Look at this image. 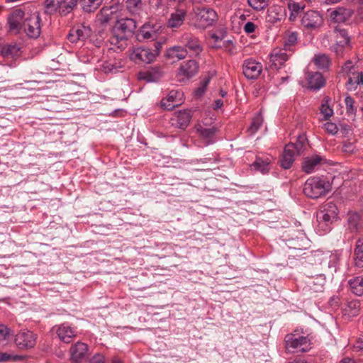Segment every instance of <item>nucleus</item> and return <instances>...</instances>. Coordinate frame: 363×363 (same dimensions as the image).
Here are the masks:
<instances>
[{"label": "nucleus", "instance_id": "2f4dec72", "mask_svg": "<svg viewBox=\"0 0 363 363\" xmlns=\"http://www.w3.org/2000/svg\"><path fill=\"white\" fill-rule=\"evenodd\" d=\"M360 222V216L357 212H349L347 214V224L351 230H357Z\"/></svg>", "mask_w": 363, "mask_h": 363}, {"label": "nucleus", "instance_id": "9b49d317", "mask_svg": "<svg viewBox=\"0 0 363 363\" xmlns=\"http://www.w3.org/2000/svg\"><path fill=\"white\" fill-rule=\"evenodd\" d=\"M36 338V335L31 331H21L16 335L15 342L19 349L27 350L35 345Z\"/></svg>", "mask_w": 363, "mask_h": 363}, {"label": "nucleus", "instance_id": "4c0bfd02", "mask_svg": "<svg viewBox=\"0 0 363 363\" xmlns=\"http://www.w3.org/2000/svg\"><path fill=\"white\" fill-rule=\"evenodd\" d=\"M297 42V34L294 32L291 33L286 37L284 40V48L285 50H288L289 52L294 51L293 47L296 44Z\"/></svg>", "mask_w": 363, "mask_h": 363}, {"label": "nucleus", "instance_id": "bb28decb", "mask_svg": "<svg viewBox=\"0 0 363 363\" xmlns=\"http://www.w3.org/2000/svg\"><path fill=\"white\" fill-rule=\"evenodd\" d=\"M325 282L324 275L320 274L315 278L311 279L308 281L310 289L314 292L321 291Z\"/></svg>", "mask_w": 363, "mask_h": 363}, {"label": "nucleus", "instance_id": "49530a36", "mask_svg": "<svg viewBox=\"0 0 363 363\" xmlns=\"http://www.w3.org/2000/svg\"><path fill=\"white\" fill-rule=\"evenodd\" d=\"M345 103L347 108V112L349 113H354L356 108L354 107V101L350 96H347L345 99Z\"/></svg>", "mask_w": 363, "mask_h": 363}, {"label": "nucleus", "instance_id": "1a4fd4ad", "mask_svg": "<svg viewBox=\"0 0 363 363\" xmlns=\"http://www.w3.org/2000/svg\"><path fill=\"white\" fill-rule=\"evenodd\" d=\"M179 41L190 56H198L203 50L199 40L191 33L183 34L179 38Z\"/></svg>", "mask_w": 363, "mask_h": 363}, {"label": "nucleus", "instance_id": "a211bd4d", "mask_svg": "<svg viewBox=\"0 0 363 363\" xmlns=\"http://www.w3.org/2000/svg\"><path fill=\"white\" fill-rule=\"evenodd\" d=\"M288 52L289 51L288 50H285L284 48H277L274 49L270 55L271 62L276 67L282 65L288 60L290 55V54H288Z\"/></svg>", "mask_w": 363, "mask_h": 363}, {"label": "nucleus", "instance_id": "37998d69", "mask_svg": "<svg viewBox=\"0 0 363 363\" xmlns=\"http://www.w3.org/2000/svg\"><path fill=\"white\" fill-rule=\"evenodd\" d=\"M269 0H247L249 5L255 10H262L268 5Z\"/></svg>", "mask_w": 363, "mask_h": 363}, {"label": "nucleus", "instance_id": "e2e57ef3", "mask_svg": "<svg viewBox=\"0 0 363 363\" xmlns=\"http://www.w3.org/2000/svg\"><path fill=\"white\" fill-rule=\"evenodd\" d=\"M153 45H154V48H151V49L154 52V53H156L155 54V57H156L160 52V50L162 48V44L160 42H155V43H154Z\"/></svg>", "mask_w": 363, "mask_h": 363}, {"label": "nucleus", "instance_id": "ddd939ff", "mask_svg": "<svg viewBox=\"0 0 363 363\" xmlns=\"http://www.w3.org/2000/svg\"><path fill=\"white\" fill-rule=\"evenodd\" d=\"M262 65L254 60L250 59L244 61L242 65V72L249 79H255L261 74Z\"/></svg>", "mask_w": 363, "mask_h": 363}, {"label": "nucleus", "instance_id": "f257e3e1", "mask_svg": "<svg viewBox=\"0 0 363 363\" xmlns=\"http://www.w3.org/2000/svg\"><path fill=\"white\" fill-rule=\"evenodd\" d=\"M11 30L18 33L21 28L26 35L31 38H37L41 32V18L39 13L35 12L27 14L22 9L14 10L8 18Z\"/></svg>", "mask_w": 363, "mask_h": 363}, {"label": "nucleus", "instance_id": "0eeeda50", "mask_svg": "<svg viewBox=\"0 0 363 363\" xmlns=\"http://www.w3.org/2000/svg\"><path fill=\"white\" fill-rule=\"evenodd\" d=\"M303 149V143L300 140L296 143H289L285 146L280 159V164L285 169H289L294 162L295 156L299 155Z\"/></svg>", "mask_w": 363, "mask_h": 363}, {"label": "nucleus", "instance_id": "79ce46f5", "mask_svg": "<svg viewBox=\"0 0 363 363\" xmlns=\"http://www.w3.org/2000/svg\"><path fill=\"white\" fill-rule=\"evenodd\" d=\"M340 37L341 39L337 41V45L340 47L341 49L350 43V38L347 35V33L345 30H340L338 33L337 38Z\"/></svg>", "mask_w": 363, "mask_h": 363}, {"label": "nucleus", "instance_id": "5701e85b", "mask_svg": "<svg viewBox=\"0 0 363 363\" xmlns=\"http://www.w3.org/2000/svg\"><path fill=\"white\" fill-rule=\"evenodd\" d=\"M354 264L356 267L363 268V240H357L354 252Z\"/></svg>", "mask_w": 363, "mask_h": 363}, {"label": "nucleus", "instance_id": "b1692460", "mask_svg": "<svg viewBox=\"0 0 363 363\" xmlns=\"http://www.w3.org/2000/svg\"><path fill=\"white\" fill-rule=\"evenodd\" d=\"M288 246L295 250H303L307 248L308 240L304 235L296 238H291L288 240Z\"/></svg>", "mask_w": 363, "mask_h": 363}, {"label": "nucleus", "instance_id": "e433bc0d", "mask_svg": "<svg viewBox=\"0 0 363 363\" xmlns=\"http://www.w3.org/2000/svg\"><path fill=\"white\" fill-rule=\"evenodd\" d=\"M263 123V118L260 113L255 116L252 121L250 126L247 129L250 135H254L261 127Z\"/></svg>", "mask_w": 363, "mask_h": 363}, {"label": "nucleus", "instance_id": "7ed1b4c3", "mask_svg": "<svg viewBox=\"0 0 363 363\" xmlns=\"http://www.w3.org/2000/svg\"><path fill=\"white\" fill-rule=\"evenodd\" d=\"M136 27V22L133 18H125L118 20L112 30L111 43H125L133 35Z\"/></svg>", "mask_w": 363, "mask_h": 363}, {"label": "nucleus", "instance_id": "6ab92c4d", "mask_svg": "<svg viewBox=\"0 0 363 363\" xmlns=\"http://www.w3.org/2000/svg\"><path fill=\"white\" fill-rule=\"evenodd\" d=\"M308 88L311 90L317 91L322 88L325 84V80L320 72L309 73L307 77Z\"/></svg>", "mask_w": 363, "mask_h": 363}, {"label": "nucleus", "instance_id": "393cba45", "mask_svg": "<svg viewBox=\"0 0 363 363\" xmlns=\"http://www.w3.org/2000/svg\"><path fill=\"white\" fill-rule=\"evenodd\" d=\"M82 9L88 13L94 12L102 4L103 0H77Z\"/></svg>", "mask_w": 363, "mask_h": 363}, {"label": "nucleus", "instance_id": "a878e982", "mask_svg": "<svg viewBox=\"0 0 363 363\" xmlns=\"http://www.w3.org/2000/svg\"><path fill=\"white\" fill-rule=\"evenodd\" d=\"M348 283L352 293L359 296L363 295V277H357L351 279Z\"/></svg>", "mask_w": 363, "mask_h": 363}, {"label": "nucleus", "instance_id": "603ef678", "mask_svg": "<svg viewBox=\"0 0 363 363\" xmlns=\"http://www.w3.org/2000/svg\"><path fill=\"white\" fill-rule=\"evenodd\" d=\"M355 146L352 143L350 142H345L342 145V152L351 154L354 152L355 150Z\"/></svg>", "mask_w": 363, "mask_h": 363}, {"label": "nucleus", "instance_id": "412c9836", "mask_svg": "<svg viewBox=\"0 0 363 363\" xmlns=\"http://www.w3.org/2000/svg\"><path fill=\"white\" fill-rule=\"evenodd\" d=\"M186 16V12L185 10L177 9L175 12L170 15L167 22L168 27L172 28L180 27L183 24Z\"/></svg>", "mask_w": 363, "mask_h": 363}, {"label": "nucleus", "instance_id": "774afa93", "mask_svg": "<svg viewBox=\"0 0 363 363\" xmlns=\"http://www.w3.org/2000/svg\"><path fill=\"white\" fill-rule=\"evenodd\" d=\"M223 102L221 99H217L215 101L214 109H218L222 107Z\"/></svg>", "mask_w": 363, "mask_h": 363}, {"label": "nucleus", "instance_id": "09e8293b", "mask_svg": "<svg viewBox=\"0 0 363 363\" xmlns=\"http://www.w3.org/2000/svg\"><path fill=\"white\" fill-rule=\"evenodd\" d=\"M111 11H110V9L103 8L101 10L100 18H99L101 23H108L111 18Z\"/></svg>", "mask_w": 363, "mask_h": 363}, {"label": "nucleus", "instance_id": "c85d7f7f", "mask_svg": "<svg viewBox=\"0 0 363 363\" xmlns=\"http://www.w3.org/2000/svg\"><path fill=\"white\" fill-rule=\"evenodd\" d=\"M20 48L17 45H7L1 50V55L5 58H14L19 55Z\"/></svg>", "mask_w": 363, "mask_h": 363}, {"label": "nucleus", "instance_id": "864d4df0", "mask_svg": "<svg viewBox=\"0 0 363 363\" xmlns=\"http://www.w3.org/2000/svg\"><path fill=\"white\" fill-rule=\"evenodd\" d=\"M89 363H106L105 360V357L100 354H95L89 360Z\"/></svg>", "mask_w": 363, "mask_h": 363}, {"label": "nucleus", "instance_id": "13d9d810", "mask_svg": "<svg viewBox=\"0 0 363 363\" xmlns=\"http://www.w3.org/2000/svg\"><path fill=\"white\" fill-rule=\"evenodd\" d=\"M255 25L252 22H247L244 26V31L246 33H252L255 30Z\"/></svg>", "mask_w": 363, "mask_h": 363}, {"label": "nucleus", "instance_id": "5fc2aeb1", "mask_svg": "<svg viewBox=\"0 0 363 363\" xmlns=\"http://www.w3.org/2000/svg\"><path fill=\"white\" fill-rule=\"evenodd\" d=\"M127 6L129 9H137L141 5V0H127Z\"/></svg>", "mask_w": 363, "mask_h": 363}, {"label": "nucleus", "instance_id": "a19ab883", "mask_svg": "<svg viewBox=\"0 0 363 363\" xmlns=\"http://www.w3.org/2000/svg\"><path fill=\"white\" fill-rule=\"evenodd\" d=\"M359 303L357 301H350L347 304V308L345 311L350 315L356 316L359 313Z\"/></svg>", "mask_w": 363, "mask_h": 363}, {"label": "nucleus", "instance_id": "6e6d98bb", "mask_svg": "<svg viewBox=\"0 0 363 363\" xmlns=\"http://www.w3.org/2000/svg\"><path fill=\"white\" fill-rule=\"evenodd\" d=\"M161 106L165 110H172L175 108V105L172 104L170 101H167V98L162 99L160 102Z\"/></svg>", "mask_w": 363, "mask_h": 363}, {"label": "nucleus", "instance_id": "4468645a", "mask_svg": "<svg viewBox=\"0 0 363 363\" xmlns=\"http://www.w3.org/2000/svg\"><path fill=\"white\" fill-rule=\"evenodd\" d=\"M285 16V9L283 6L272 5L267 9L265 20L267 23L273 25L284 20Z\"/></svg>", "mask_w": 363, "mask_h": 363}, {"label": "nucleus", "instance_id": "c03bdc74", "mask_svg": "<svg viewBox=\"0 0 363 363\" xmlns=\"http://www.w3.org/2000/svg\"><path fill=\"white\" fill-rule=\"evenodd\" d=\"M209 78H205L203 80L201 81L200 86L194 91L196 96L201 97L204 94L206 90V87L209 83Z\"/></svg>", "mask_w": 363, "mask_h": 363}, {"label": "nucleus", "instance_id": "c756f323", "mask_svg": "<svg viewBox=\"0 0 363 363\" xmlns=\"http://www.w3.org/2000/svg\"><path fill=\"white\" fill-rule=\"evenodd\" d=\"M121 62L116 60H109L103 63L101 69L105 73H115L121 67Z\"/></svg>", "mask_w": 363, "mask_h": 363}, {"label": "nucleus", "instance_id": "cd10ccee", "mask_svg": "<svg viewBox=\"0 0 363 363\" xmlns=\"http://www.w3.org/2000/svg\"><path fill=\"white\" fill-rule=\"evenodd\" d=\"M313 62L317 68L320 69H328L330 65V60L325 54L315 55L313 58Z\"/></svg>", "mask_w": 363, "mask_h": 363}, {"label": "nucleus", "instance_id": "de8ad7c7", "mask_svg": "<svg viewBox=\"0 0 363 363\" xmlns=\"http://www.w3.org/2000/svg\"><path fill=\"white\" fill-rule=\"evenodd\" d=\"M288 7L291 11L290 19H292L294 13H298L300 11L303 10L304 9V5H301L299 3L291 2L288 3Z\"/></svg>", "mask_w": 363, "mask_h": 363}, {"label": "nucleus", "instance_id": "f3484780", "mask_svg": "<svg viewBox=\"0 0 363 363\" xmlns=\"http://www.w3.org/2000/svg\"><path fill=\"white\" fill-rule=\"evenodd\" d=\"M56 333L59 339L66 343L70 342L72 339L76 335L75 330L67 323L60 325L57 328Z\"/></svg>", "mask_w": 363, "mask_h": 363}, {"label": "nucleus", "instance_id": "20e7f679", "mask_svg": "<svg viewBox=\"0 0 363 363\" xmlns=\"http://www.w3.org/2000/svg\"><path fill=\"white\" fill-rule=\"evenodd\" d=\"M330 184L318 177H313L306 180L303 186L304 194L312 199H318L325 195L329 191Z\"/></svg>", "mask_w": 363, "mask_h": 363}, {"label": "nucleus", "instance_id": "3c124183", "mask_svg": "<svg viewBox=\"0 0 363 363\" xmlns=\"http://www.w3.org/2000/svg\"><path fill=\"white\" fill-rule=\"evenodd\" d=\"M18 359V356H14L7 352H0V362H5L11 360H16Z\"/></svg>", "mask_w": 363, "mask_h": 363}, {"label": "nucleus", "instance_id": "7c9ffc66", "mask_svg": "<svg viewBox=\"0 0 363 363\" xmlns=\"http://www.w3.org/2000/svg\"><path fill=\"white\" fill-rule=\"evenodd\" d=\"M77 0H62L59 12L63 16L69 13L77 6Z\"/></svg>", "mask_w": 363, "mask_h": 363}, {"label": "nucleus", "instance_id": "8fccbe9b", "mask_svg": "<svg viewBox=\"0 0 363 363\" xmlns=\"http://www.w3.org/2000/svg\"><path fill=\"white\" fill-rule=\"evenodd\" d=\"M324 129L331 135H335L338 131V128L335 123L327 122L323 125Z\"/></svg>", "mask_w": 363, "mask_h": 363}, {"label": "nucleus", "instance_id": "4be33fe9", "mask_svg": "<svg viewBox=\"0 0 363 363\" xmlns=\"http://www.w3.org/2000/svg\"><path fill=\"white\" fill-rule=\"evenodd\" d=\"M188 54V51L183 46L175 45L169 48L166 52V57L169 59L180 60L184 59Z\"/></svg>", "mask_w": 363, "mask_h": 363}, {"label": "nucleus", "instance_id": "338daca9", "mask_svg": "<svg viewBox=\"0 0 363 363\" xmlns=\"http://www.w3.org/2000/svg\"><path fill=\"white\" fill-rule=\"evenodd\" d=\"M352 67V62L351 61H348V62H347L345 64V65H344V67H343V69H344L345 71L348 72V71H350V69H351Z\"/></svg>", "mask_w": 363, "mask_h": 363}, {"label": "nucleus", "instance_id": "58836bf2", "mask_svg": "<svg viewBox=\"0 0 363 363\" xmlns=\"http://www.w3.org/2000/svg\"><path fill=\"white\" fill-rule=\"evenodd\" d=\"M77 33V38H79V40L84 41L88 38L90 37L91 33V30L89 27L81 26L77 28H74Z\"/></svg>", "mask_w": 363, "mask_h": 363}, {"label": "nucleus", "instance_id": "c9c22d12", "mask_svg": "<svg viewBox=\"0 0 363 363\" xmlns=\"http://www.w3.org/2000/svg\"><path fill=\"white\" fill-rule=\"evenodd\" d=\"M191 116L189 111L184 110L178 113L177 121L181 128H184L190 122Z\"/></svg>", "mask_w": 363, "mask_h": 363}, {"label": "nucleus", "instance_id": "aec40b11", "mask_svg": "<svg viewBox=\"0 0 363 363\" xmlns=\"http://www.w3.org/2000/svg\"><path fill=\"white\" fill-rule=\"evenodd\" d=\"M353 11L351 9L343 7H338L331 12L330 18L335 22L344 23L348 21L352 16Z\"/></svg>", "mask_w": 363, "mask_h": 363}, {"label": "nucleus", "instance_id": "473e14b6", "mask_svg": "<svg viewBox=\"0 0 363 363\" xmlns=\"http://www.w3.org/2000/svg\"><path fill=\"white\" fill-rule=\"evenodd\" d=\"M269 164L270 162L268 159L263 160L262 158L257 157L252 166L256 170L259 171L262 174H265L269 170Z\"/></svg>", "mask_w": 363, "mask_h": 363}, {"label": "nucleus", "instance_id": "39448f33", "mask_svg": "<svg viewBox=\"0 0 363 363\" xmlns=\"http://www.w3.org/2000/svg\"><path fill=\"white\" fill-rule=\"evenodd\" d=\"M194 12L196 26L200 28L205 29L212 26L218 18L217 13L209 7H197Z\"/></svg>", "mask_w": 363, "mask_h": 363}, {"label": "nucleus", "instance_id": "4d7b16f0", "mask_svg": "<svg viewBox=\"0 0 363 363\" xmlns=\"http://www.w3.org/2000/svg\"><path fill=\"white\" fill-rule=\"evenodd\" d=\"M9 333V329L7 327H6L3 325H0V342L6 340Z\"/></svg>", "mask_w": 363, "mask_h": 363}, {"label": "nucleus", "instance_id": "6e6552de", "mask_svg": "<svg viewBox=\"0 0 363 363\" xmlns=\"http://www.w3.org/2000/svg\"><path fill=\"white\" fill-rule=\"evenodd\" d=\"M301 23L305 29L313 30L319 28L323 25V18L318 11L310 10L303 13Z\"/></svg>", "mask_w": 363, "mask_h": 363}, {"label": "nucleus", "instance_id": "0e129e2a", "mask_svg": "<svg viewBox=\"0 0 363 363\" xmlns=\"http://www.w3.org/2000/svg\"><path fill=\"white\" fill-rule=\"evenodd\" d=\"M141 35L143 39L148 40L152 38V33L150 31L143 30Z\"/></svg>", "mask_w": 363, "mask_h": 363}, {"label": "nucleus", "instance_id": "f8f14e48", "mask_svg": "<svg viewBox=\"0 0 363 363\" xmlns=\"http://www.w3.org/2000/svg\"><path fill=\"white\" fill-rule=\"evenodd\" d=\"M198 64L196 60H191L184 62L179 67L177 77L180 82H186L194 77L198 72Z\"/></svg>", "mask_w": 363, "mask_h": 363}, {"label": "nucleus", "instance_id": "bf43d9fd", "mask_svg": "<svg viewBox=\"0 0 363 363\" xmlns=\"http://www.w3.org/2000/svg\"><path fill=\"white\" fill-rule=\"evenodd\" d=\"M354 349L357 351L363 350V335H361L355 342Z\"/></svg>", "mask_w": 363, "mask_h": 363}, {"label": "nucleus", "instance_id": "680f3d73", "mask_svg": "<svg viewBox=\"0 0 363 363\" xmlns=\"http://www.w3.org/2000/svg\"><path fill=\"white\" fill-rule=\"evenodd\" d=\"M140 79H143L148 82H155L157 80V77H155L151 72L144 73V76L140 77Z\"/></svg>", "mask_w": 363, "mask_h": 363}, {"label": "nucleus", "instance_id": "f03ea898", "mask_svg": "<svg viewBox=\"0 0 363 363\" xmlns=\"http://www.w3.org/2000/svg\"><path fill=\"white\" fill-rule=\"evenodd\" d=\"M338 209L333 202L324 204L317 212L315 230L320 235L329 233L333 223L337 220Z\"/></svg>", "mask_w": 363, "mask_h": 363}, {"label": "nucleus", "instance_id": "2eb2a0df", "mask_svg": "<svg viewBox=\"0 0 363 363\" xmlns=\"http://www.w3.org/2000/svg\"><path fill=\"white\" fill-rule=\"evenodd\" d=\"M88 345L82 342H77L70 348L71 360L74 363H81L86 357Z\"/></svg>", "mask_w": 363, "mask_h": 363}, {"label": "nucleus", "instance_id": "052dcab7", "mask_svg": "<svg viewBox=\"0 0 363 363\" xmlns=\"http://www.w3.org/2000/svg\"><path fill=\"white\" fill-rule=\"evenodd\" d=\"M77 33L74 28H72L69 35H68V39L71 43H77L79 40V38H77Z\"/></svg>", "mask_w": 363, "mask_h": 363}, {"label": "nucleus", "instance_id": "f704fd0d", "mask_svg": "<svg viewBox=\"0 0 363 363\" xmlns=\"http://www.w3.org/2000/svg\"><path fill=\"white\" fill-rule=\"evenodd\" d=\"M61 1L62 0H45V13L48 14H52L57 11H59Z\"/></svg>", "mask_w": 363, "mask_h": 363}, {"label": "nucleus", "instance_id": "dca6fc26", "mask_svg": "<svg viewBox=\"0 0 363 363\" xmlns=\"http://www.w3.org/2000/svg\"><path fill=\"white\" fill-rule=\"evenodd\" d=\"M326 162V159L320 155H314L304 159L302 163V169L304 172L311 174L321 164Z\"/></svg>", "mask_w": 363, "mask_h": 363}, {"label": "nucleus", "instance_id": "a18cd8bd", "mask_svg": "<svg viewBox=\"0 0 363 363\" xmlns=\"http://www.w3.org/2000/svg\"><path fill=\"white\" fill-rule=\"evenodd\" d=\"M320 112L324 116L325 120L328 119L333 114V109L328 104V101L323 102L320 108Z\"/></svg>", "mask_w": 363, "mask_h": 363}, {"label": "nucleus", "instance_id": "ea45409f", "mask_svg": "<svg viewBox=\"0 0 363 363\" xmlns=\"http://www.w3.org/2000/svg\"><path fill=\"white\" fill-rule=\"evenodd\" d=\"M198 131L200 133L201 135L206 139H211L212 138L216 132V128L215 127H211V128H203L200 127L198 128Z\"/></svg>", "mask_w": 363, "mask_h": 363}, {"label": "nucleus", "instance_id": "72a5a7b5", "mask_svg": "<svg viewBox=\"0 0 363 363\" xmlns=\"http://www.w3.org/2000/svg\"><path fill=\"white\" fill-rule=\"evenodd\" d=\"M167 101H170L175 107L182 104L183 101V93L177 90H172L169 92L167 96Z\"/></svg>", "mask_w": 363, "mask_h": 363}, {"label": "nucleus", "instance_id": "9d476101", "mask_svg": "<svg viewBox=\"0 0 363 363\" xmlns=\"http://www.w3.org/2000/svg\"><path fill=\"white\" fill-rule=\"evenodd\" d=\"M155 54L147 47H138L133 49L130 57L135 63L149 64L155 60Z\"/></svg>", "mask_w": 363, "mask_h": 363}, {"label": "nucleus", "instance_id": "69168bd1", "mask_svg": "<svg viewBox=\"0 0 363 363\" xmlns=\"http://www.w3.org/2000/svg\"><path fill=\"white\" fill-rule=\"evenodd\" d=\"M330 303L331 306H338L339 303V298L337 296H333L330 300Z\"/></svg>", "mask_w": 363, "mask_h": 363}, {"label": "nucleus", "instance_id": "423d86ee", "mask_svg": "<svg viewBox=\"0 0 363 363\" xmlns=\"http://www.w3.org/2000/svg\"><path fill=\"white\" fill-rule=\"evenodd\" d=\"M286 349L290 353L304 352L311 348V341L307 337L288 334L285 337Z\"/></svg>", "mask_w": 363, "mask_h": 363}]
</instances>
